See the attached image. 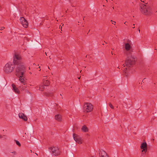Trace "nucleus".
Instances as JSON below:
<instances>
[{
  "mask_svg": "<svg viewBox=\"0 0 157 157\" xmlns=\"http://www.w3.org/2000/svg\"><path fill=\"white\" fill-rule=\"evenodd\" d=\"M73 137L74 140L78 144H81L82 143V141L81 137L78 136L74 133L73 134Z\"/></svg>",
  "mask_w": 157,
  "mask_h": 157,
  "instance_id": "8",
  "label": "nucleus"
},
{
  "mask_svg": "<svg viewBox=\"0 0 157 157\" xmlns=\"http://www.w3.org/2000/svg\"><path fill=\"white\" fill-rule=\"evenodd\" d=\"M141 12L145 15H149L151 13V7L148 6L141 3L140 5Z\"/></svg>",
  "mask_w": 157,
  "mask_h": 157,
  "instance_id": "3",
  "label": "nucleus"
},
{
  "mask_svg": "<svg viewBox=\"0 0 157 157\" xmlns=\"http://www.w3.org/2000/svg\"><path fill=\"white\" fill-rule=\"evenodd\" d=\"M49 57H50V59H51V58H50V56H49Z\"/></svg>",
  "mask_w": 157,
  "mask_h": 157,
  "instance_id": "37",
  "label": "nucleus"
},
{
  "mask_svg": "<svg viewBox=\"0 0 157 157\" xmlns=\"http://www.w3.org/2000/svg\"><path fill=\"white\" fill-rule=\"evenodd\" d=\"M111 0L112 1V0Z\"/></svg>",
  "mask_w": 157,
  "mask_h": 157,
  "instance_id": "43",
  "label": "nucleus"
},
{
  "mask_svg": "<svg viewBox=\"0 0 157 157\" xmlns=\"http://www.w3.org/2000/svg\"><path fill=\"white\" fill-rule=\"evenodd\" d=\"M5 29V27H2L0 28V30H3V29Z\"/></svg>",
  "mask_w": 157,
  "mask_h": 157,
  "instance_id": "25",
  "label": "nucleus"
},
{
  "mask_svg": "<svg viewBox=\"0 0 157 157\" xmlns=\"http://www.w3.org/2000/svg\"><path fill=\"white\" fill-rule=\"evenodd\" d=\"M3 138V136L0 134V138Z\"/></svg>",
  "mask_w": 157,
  "mask_h": 157,
  "instance_id": "28",
  "label": "nucleus"
},
{
  "mask_svg": "<svg viewBox=\"0 0 157 157\" xmlns=\"http://www.w3.org/2000/svg\"><path fill=\"white\" fill-rule=\"evenodd\" d=\"M45 54L47 56H48L49 55V54H48V52H45Z\"/></svg>",
  "mask_w": 157,
  "mask_h": 157,
  "instance_id": "27",
  "label": "nucleus"
},
{
  "mask_svg": "<svg viewBox=\"0 0 157 157\" xmlns=\"http://www.w3.org/2000/svg\"><path fill=\"white\" fill-rule=\"evenodd\" d=\"M99 154L101 157H109L107 153L103 150H100Z\"/></svg>",
  "mask_w": 157,
  "mask_h": 157,
  "instance_id": "10",
  "label": "nucleus"
},
{
  "mask_svg": "<svg viewBox=\"0 0 157 157\" xmlns=\"http://www.w3.org/2000/svg\"><path fill=\"white\" fill-rule=\"evenodd\" d=\"M82 130L84 132H87L88 131V128L85 125L83 126L81 128Z\"/></svg>",
  "mask_w": 157,
  "mask_h": 157,
  "instance_id": "14",
  "label": "nucleus"
},
{
  "mask_svg": "<svg viewBox=\"0 0 157 157\" xmlns=\"http://www.w3.org/2000/svg\"><path fill=\"white\" fill-rule=\"evenodd\" d=\"M55 119L58 121H61L62 120V116L60 114H57L55 116Z\"/></svg>",
  "mask_w": 157,
  "mask_h": 157,
  "instance_id": "13",
  "label": "nucleus"
},
{
  "mask_svg": "<svg viewBox=\"0 0 157 157\" xmlns=\"http://www.w3.org/2000/svg\"><path fill=\"white\" fill-rule=\"evenodd\" d=\"M146 148H147V145L146 142L143 143L141 145L140 148L143 149Z\"/></svg>",
  "mask_w": 157,
  "mask_h": 157,
  "instance_id": "15",
  "label": "nucleus"
},
{
  "mask_svg": "<svg viewBox=\"0 0 157 157\" xmlns=\"http://www.w3.org/2000/svg\"><path fill=\"white\" fill-rule=\"evenodd\" d=\"M20 87L22 90H25V89L26 87V86H25V85H22L21 86H20Z\"/></svg>",
  "mask_w": 157,
  "mask_h": 157,
  "instance_id": "19",
  "label": "nucleus"
},
{
  "mask_svg": "<svg viewBox=\"0 0 157 157\" xmlns=\"http://www.w3.org/2000/svg\"><path fill=\"white\" fill-rule=\"evenodd\" d=\"M147 151V148H146L144 149H143L142 150V152H146Z\"/></svg>",
  "mask_w": 157,
  "mask_h": 157,
  "instance_id": "22",
  "label": "nucleus"
},
{
  "mask_svg": "<svg viewBox=\"0 0 157 157\" xmlns=\"http://www.w3.org/2000/svg\"><path fill=\"white\" fill-rule=\"evenodd\" d=\"M19 80L24 85H26V83H25V80L24 79L25 77L24 75H22L19 76Z\"/></svg>",
  "mask_w": 157,
  "mask_h": 157,
  "instance_id": "9",
  "label": "nucleus"
},
{
  "mask_svg": "<svg viewBox=\"0 0 157 157\" xmlns=\"http://www.w3.org/2000/svg\"><path fill=\"white\" fill-rule=\"evenodd\" d=\"M62 26L61 27V30L62 31Z\"/></svg>",
  "mask_w": 157,
  "mask_h": 157,
  "instance_id": "30",
  "label": "nucleus"
},
{
  "mask_svg": "<svg viewBox=\"0 0 157 157\" xmlns=\"http://www.w3.org/2000/svg\"><path fill=\"white\" fill-rule=\"evenodd\" d=\"M93 109V106L91 104L89 103H85L84 106V110L88 113L90 112Z\"/></svg>",
  "mask_w": 157,
  "mask_h": 157,
  "instance_id": "6",
  "label": "nucleus"
},
{
  "mask_svg": "<svg viewBox=\"0 0 157 157\" xmlns=\"http://www.w3.org/2000/svg\"><path fill=\"white\" fill-rule=\"evenodd\" d=\"M35 154L37 155H38V154L36 153H35Z\"/></svg>",
  "mask_w": 157,
  "mask_h": 157,
  "instance_id": "32",
  "label": "nucleus"
},
{
  "mask_svg": "<svg viewBox=\"0 0 157 157\" xmlns=\"http://www.w3.org/2000/svg\"><path fill=\"white\" fill-rule=\"evenodd\" d=\"M126 21L125 22H124V24H126Z\"/></svg>",
  "mask_w": 157,
  "mask_h": 157,
  "instance_id": "33",
  "label": "nucleus"
},
{
  "mask_svg": "<svg viewBox=\"0 0 157 157\" xmlns=\"http://www.w3.org/2000/svg\"><path fill=\"white\" fill-rule=\"evenodd\" d=\"M131 48V46L128 43H126L125 45V48L127 51L129 50Z\"/></svg>",
  "mask_w": 157,
  "mask_h": 157,
  "instance_id": "16",
  "label": "nucleus"
},
{
  "mask_svg": "<svg viewBox=\"0 0 157 157\" xmlns=\"http://www.w3.org/2000/svg\"><path fill=\"white\" fill-rule=\"evenodd\" d=\"M21 58L18 54L15 53L13 57V63L17 65L16 68V74L17 76L24 75L26 72L25 67L21 62Z\"/></svg>",
  "mask_w": 157,
  "mask_h": 157,
  "instance_id": "1",
  "label": "nucleus"
},
{
  "mask_svg": "<svg viewBox=\"0 0 157 157\" xmlns=\"http://www.w3.org/2000/svg\"><path fill=\"white\" fill-rule=\"evenodd\" d=\"M81 77H79L78 78V79H80V78Z\"/></svg>",
  "mask_w": 157,
  "mask_h": 157,
  "instance_id": "31",
  "label": "nucleus"
},
{
  "mask_svg": "<svg viewBox=\"0 0 157 157\" xmlns=\"http://www.w3.org/2000/svg\"><path fill=\"white\" fill-rule=\"evenodd\" d=\"M106 0V1L107 2V0Z\"/></svg>",
  "mask_w": 157,
  "mask_h": 157,
  "instance_id": "38",
  "label": "nucleus"
},
{
  "mask_svg": "<svg viewBox=\"0 0 157 157\" xmlns=\"http://www.w3.org/2000/svg\"><path fill=\"white\" fill-rule=\"evenodd\" d=\"M113 9H114V7H113Z\"/></svg>",
  "mask_w": 157,
  "mask_h": 157,
  "instance_id": "35",
  "label": "nucleus"
},
{
  "mask_svg": "<svg viewBox=\"0 0 157 157\" xmlns=\"http://www.w3.org/2000/svg\"><path fill=\"white\" fill-rule=\"evenodd\" d=\"M15 141H16V144L17 145H18L19 147L21 146V144L17 140H15Z\"/></svg>",
  "mask_w": 157,
  "mask_h": 157,
  "instance_id": "20",
  "label": "nucleus"
},
{
  "mask_svg": "<svg viewBox=\"0 0 157 157\" xmlns=\"http://www.w3.org/2000/svg\"><path fill=\"white\" fill-rule=\"evenodd\" d=\"M135 61V59L134 58L132 57L130 53H129V55L128 56L127 58L126 59L124 64L123 65L124 67H126L125 68H123V71L125 73H126V70L128 69L129 67L132 66V65L134 63Z\"/></svg>",
  "mask_w": 157,
  "mask_h": 157,
  "instance_id": "2",
  "label": "nucleus"
},
{
  "mask_svg": "<svg viewBox=\"0 0 157 157\" xmlns=\"http://www.w3.org/2000/svg\"><path fill=\"white\" fill-rule=\"evenodd\" d=\"M102 45H104V44H102Z\"/></svg>",
  "mask_w": 157,
  "mask_h": 157,
  "instance_id": "41",
  "label": "nucleus"
},
{
  "mask_svg": "<svg viewBox=\"0 0 157 157\" xmlns=\"http://www.w3.org/2000/svg\"><path fill=\"white\" fill-rule=\"evenodd\" d=\"M19 117L23 120L26 121L27 120V118L26 116L22 113H20L18 114Z\"/></svg>",
  "mask_w": 157,
  "mask_h": 157,
  "instance_id": "11",
  "label": "nucleus"
},
{
  "mask_svg": "<svg viewBox=\"0 0 157 157\" xmlns=\"http://www.w3.org/2000/svg\"><path fill=\"white\" fill-rule=\"evenodd\" d=\"M112 54L113 55V53H112Z\"/></svg>",
  "mask_w": 157,
  "mask_h": 157,
  "instance_id": "39",
  "label": "nucleus"
},
{
  "mask_svg": "<svg viewBox=\"0 0 157 157\" xmlns=\"http://www.w3.org/2000/svg\"><path fill=\"white\" fill-rule=\"evenodd\" d=\"M43 83L44 86H48L50 84L49 81L48 80H46Z\"/></svg>",
  "mask_w": 157,
  "mask_h": 157,
  "instance_id": "17",
  "label": "nucleus"
},
{
  "mask_svg": "<svg viewBox=\"0 0 157 157\" xmlns=\"http://www.w3.org/2000/svg\"><path fill=\"white\" fill-rule=\"evenodd\" d=\"M111 22H112V24L115 25L116 22L113 21L112 20L111 21Z\"/></svg>",
  "mask_w": 157,
  "mask_h": 157,
  "instance_id": "24",
  "label": "nucleus"
},
{
  "mask_svg": "<svg viewBox=\"0 0 157 157\" xmlns=\"http://www.w3.org/2000/svg\"><path fill=\"white\" fill-rule=\"evenodd\" d=\"M103 6H105L104 5H103Z\"/></svg>",
  "mask_w": 157,
  "mask_h": 157,
  "instance_id": "42",
  "label": "nucleus"
},
{
  "mask_svg": "<svg viewBox=\"0 0 157 157\" xmlns=\"http://www.w3.org/2000/svg\"><path fill=\"white\" fill-rule=\"evenodd\" d=\"M39 90L41 91H43L44 89V87L43 85H40L39 87Z\"/></svg>",
  "mask_w": 157,
  "mask_h": 157,
  "instance_id": "18",
  "label": "nucleus"
},
{
  "mask_svg": "<svg viewBox=\"0 0 157 157\" xmlns=\"http://www.w3.org/2000/svg\"><path fill=\"white\" fill-rule=\"evenodd\" d=\"M12 89L14 90V92L17 94H19L20 93V91L16 87L15 85L14 84H12Z\"/></svg>",
  "mask_w": 157,
  "mask_h": 157,
  "instance_id": "12",
  "label": "nucleus"
},
{
  "mask_svg": "<svg viewBox=\"0 0 157 157\" xmlns=\"http://www.w3.org/2000/svg\"><path fill=\"white\" fill-rule=\"evenodd\" d=\"M135 28V27H132V28L134 29Z\"/></svg>",
  "mask_w": 157,
  "mask_h": 157,
  "instance_id": "34",
  "label": "nucleus"
},
{
  "mask_svg": "<svg viewBox=\"0 0 157 157\" xmlns=\"http://www.w3.org/2000/svg\"><path fill=\"white\" fill-rule=\"evenodd\" d=\"M109 106L111 108H112V109H113L114 107H113V106L111 104V103H109Z\"/></svg>",
  "mask_w": 157,
  "mask_h": 157,
  "instance_id": "21",
  "label": "nucleus"
},
{
  "mask_svg": "<svg viewBox=\"0 0 157 157\" xmlns=\"http://www.w3.org/2000/svg\"><path fill=\"white\" fill-rule=\"evenodd\" d=\"M140 0L141 1V2L144 3V4H147V2H146L145 0V1L142 0Z\"/></svg>",
  "mask_w": 157,
  "mask_h": 157,
  "instance_id": "23",
  "label": "nucleus"
},
{
  "mask_svg": "<svg viewBox=\"0 0 157 157\" xmlns=\"http://www.w3.org/2000/svg\"><path fill=\"white\" fill-rule=\"evenodd\" d=\"M11 153H13L14 155H16L17 154V152L16 151H14L13 152H11Z\"/></svg>",
  "mask_w": 157,
  "mask_h": 157,
  "instance_id": "26",
  "label": "nucleus"
},
{
  "mask_svg": "<svg viewBox=\"0 0 157 157\" xmlns=\"http://www.w3.org/2000/svg\"><path fill=\"white\" fill-rule=\"evenodd\" d=\"M20 21L22 25L25 28L28 27V23L26 20L23 17H21L20 19Z\"/></svg>",
  "mask_w": 157,
  "mask_h": 157,
  "instance_id": "7",
  "label": "nucleus"
},
{
  "mask_svg": "<svg viewBox=\"0 0 157 157\" xmlns=\"http://www.w3.org/2000/svg\"><path fill=\"white\" fill-rule=\"evenodd\" d=\"M138 30L139 31V33H140V30L139 29H138Z\"/></svg>",
  "mask_w": 157,
  "mask_h": 157,
  "instance_id": "29",
  "label": "nucleus"
},
{
  "mask_svg": "<svg viewBox=\"0 0 157 157\" xmlns=\"http://www.w3.org/2000/svg\"><path fill=\"white\" fill-rule=\"evenodd\" d=\"M31 152H32V151L31 150Z\"/></svg>",
  "mask_w": 157,
  "mask_h": 157,
  "instance_id": "40",
  "label": "nucleus"
},
{
  "mask_svg": "<svg viewBox=\"0 0 157 157\" xmlns=\"http://www.w3.org/2000/svg\"><path fill=\"white\" fill-rule=\"evenodd\" d=\"M135 24H133V26H135Z\"/></svg>",
  "mask_w": 157,
  "mask_h": 157,
  "instance_id": "36",
  "label": "nucleus"
},
{
  "mask_svg": "<svg viewBox=\"0 0 157 157\" xmlns=\"http://www.w3.org/2000/svg\"><path fill=\"white\" fill-rule=\"evenodd\" d=\"M49 149L52 151V154L55 156H57L59 155L61 152L59 150L58 147L56 146L50 147Z\"/></svg>",
  "mask_w": 157,
  "mask_h": 157,
  "instance_id": "5",
  "label": "nucleus"
},
{
  "mask_svg": "<svg viewBox=\"0 0 157 157\" xmlns=\"http://www.w3.org/2000/svg\"><path fill=\"white\" fill-rule=\"evenodd\" d=\"M14 68L13 65L10 63H6L4 67L3 70L6 73L9 74L12 71Z\"/></svg>",
  "mask_w": 157,
  "mask_h": 157,
  "instance_id": "4",
  "label": "nucleus"
}]
</instances>
